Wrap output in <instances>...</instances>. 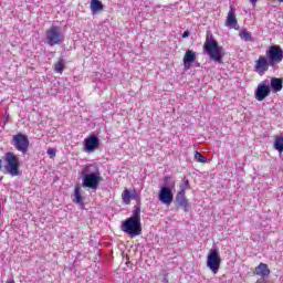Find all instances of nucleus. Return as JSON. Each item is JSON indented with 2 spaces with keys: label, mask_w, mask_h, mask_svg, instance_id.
<instances>
[{
  "label": "nucleus",
  "mask_w": 283,
  "mask_h": 283,
  "mask_svg": "<svg viewBox=\"0 0 283 283\" xmlns=\"http://www.w3.org/2000/svg\"><path fill=\"white\" fill-rule=\"evenodd\" d=\"M120 230L130 238H136L143 234V223L140 222V207L134 210L130 218H127L122 222Z\"/></svg>",
  "instance_id": "obj_1"
},
{
  "label": "nucleus",
  "mask_w": 283,
  "mask_h": 283,
  "mask_svg": "<svg viewBox=\"0 0 283 283\" xmlns=\"http://www.w3.org/2000/svg\"><path fill=\"white\" fill-rule=\"evenodd\" d=\"M203 52L208 54L214 63H222V57L224 56V54H222V46L218 45V40H214L212 34L206 35Z\"/></svg>",
  "instance_id": "obj_2"
},
{
  "label": "nucleus",
  "mask_w": 283,
  "mask_h": 283,
  "mask_svg": "<svg viewBox=\"0 0 283 283\" xmlns=\"http://www.w3.org/2000/svg\"><path fill=\"white\" fill-rule=\"evenodd\" d=\"M4 161L7 163V165L4 166L7 174H10L12 178L19 176L20 165L17 154L12 151L6 153Z\"/></svg>",
  "instance_id": "obj_3"
},
{
  "label": "nucleus",
  "mask_w": 283,
  "mask_h": 283,
  "mask_svg": "<svg viewBox=\"0 0 283 283\" xmlns=\"http://www.w3.org/2000/svg\"><path fill=\"white\" fill-rule=\"evenodd\" d=\"M46 42L51 48H54V45H61L65 41V36H63V33L61 32V28L56 25H52L50 29L46 30Z\"/></svg>",
  "instance_id": "obj_4"
},
{
  "label": "nucleus",
  "mask_w": 283,
  "mask_h": 283,
  "mask_svg": "<svg viewBox=\"0 0 283 283\" xmlns=\"http://www.w3.org/2000/svg\"><path fill=\"white\" fill-rule=\"evenodd\" d=\"M265 55L268 56V60H270L272 67H275L283 61V49L277 44L270 45L265 52Z\"/></svg>",
  "instance_id": "obj_5"
},
{
  "label": "nucleus",
  "mask_w": 283,
  "mask_h": 283,
  "mask_svg": "<svg viewBox=\"0 0 283 283\" xmlns=\"http://www.w3.org/2000/svg\"><path fill=\"white\" fill-rule=\"evenodd\" d=\"M220 264H222V259L220 258V252L218 249H211L207 256V266L216 275L220 271Z\"/></svg>",
  "instance_id": "obj_6"
},
{
  "label": "nucleus",
  "mask_w": 283,
  "mask_h": 283,
  "mask_svg": "<svg viewBox=\"0 0 283 283\" xmlns=\"http://www.w3.org/2000/svg\"><path fill=\"white\" fill-rule=\"evenodd\" d=\"M12 140L13 147L18 151H21V154H28V149H30V139H28L27 135L18 133L17 135H13Z\"/></svg>",
  "instance_id": "obj_7"
},
{
  "label": "nucleus",
  "mask_w": 283,
  "mask_h": 283,
  "mask_svg": "<svg viewBox=\"0 0 283 283\" xmlns=\"http://www.w3.org/2000/svg\"><path fill=\"white\" fill-rule=\"evenodd\" d=\"M269 67H273V64L266 55H260L258 60L254 61V72L259 76H264L269 72Z\"/></svg>",
  "instance_id": "obj_8"
},
{
  "label": "nucleus",
  "mask_w": 283,
  "mask_h": 283,
  "mask_svg": "<svg viewBox=\"0 0 283 283\" xmlns=\"http://www.w3.org/2000/svg\"><path fill=\"white\" fill-rule=\"evenodd\" d=\"M186 189H189V180L185 181V188H181L177 193L176 202L187 213V211H189V200L186 196Z\"/></svg>",
  "instance_id": "obj_9"
},
{
  "label": "nucleus",
  "mask_w": 283,
  "mask_h": 283,
  "mask_svg": "<svg viewBox=\"0 0 283 283\" xmlns=\"http://www.w3.org/2000/svg\"><path fill=\"white\" fill-rule=\"evenodd\" d=\"M158 200L169 207L174 202V192L167 187H161L158 193Z\"/></svg>",
  "instance_id": "obj_10"
},
{
  "label": "nucleus",
  "mask_w": 283,
  "mask_h": 283,
  "mask_svg": "<svg viewBox=\"0 0 283 283\" xmlns=\"http://www.w3.org/2000/svg\"><path fill=\"white\" fill-rule=\"evenodd\" d=\"M270 94H271V88L269 87V83L266 81L261 82L258 85V88L255 92L256 101H264V98H266Z\"/></svg>",
  "instance_id": "obj_11"
},
{
  "label": "nucleus",
  "mask_w": 283,
  "mask_h": 283,
  "mask_svg": "<svg viewBox=\"0 0 283 283\" xmlns=\"http://www.w3.org/2000/svg\"><path fill=\"white\" fill-rule=\"evenodd\" d=\"M98 182H101L98 175L87 174L84 176L82 185L88 189H96V187H98Z\"/></svg>",
  "instance_id": "obj_12"
},
{
  "label": "nucleus",
  "mask_w": 283,
  "mask_h": 283,
  "mask_svg": "<svg viewBox=\"0 0 283 283\" xmlns=\"http://www.w3.org/2000/svg\"><path fill=\"white\" fill-rule=\"evenodd\" d=\"M101 145V139L96 135H91L84 139V149L86 151H95Z\"/></svg>",
  "instance_id": "obj_13"
},
{
  "label": "nucleus",
  "mask_w": 283,
  "mask_h": 283,
  "mask_svg": "<svg viewBox=\"0 0 283 283\" xmlns=\"http://www.w3.org/2000/svg\"><path fill=\"white\" fill-rule=\"evenodd\" d=\"M226 25L231 30H238V19L235 18V10H233V7H230L227 15Z\"/></svg>",
  "instance_id": "obj_14"
},
{
  "label": "nucleus",
  "mask_w": 283,
  "mask_h": 283,
  "mask_svg": "<svg viewBox=\"0 0 283 283\" xmlns=\"http://www.w3.org/2000/svg\"><path fill=\"white\" fill-rule=\"evenodd\" d=\"M196 63V51L188 50L184 55V67L185 70H189L191 64Z\"/></svg>",
  "instance_id": "obj_15"
},
{
  "label": "nucleus",
  "mask_w": 283,
  "mask_h": 283,
  "mask_svg": "<svg viewBox=\"0 0 283 283\" xmlns=\"http://www.w3.org/2000/svg\"><path fill=\"white\" fill-rule=\"evenodd\" d=\"M254 273L259 277H269V275H271V270H269V265L266 263H260L254 269Z\"/></svg>",
  "instance_id": "obj_16"
},
{
  "label": "nucleus",
  "mask_w": 283,
  "mask_h": 283,
  "mask_svg": "<svg viewBox=\"0 0 283 283\" xmlns=\"http://www.w3.org/2000/svg\"><path fill=\"white\" fill-rule=\"evenodd\" d=\"M132 199L136 200V190L129 191V189H125L122 192V200L125 205H132Z\"/></svg>",
  "instance_id": "obj_17"
},
{
  "label": "nucleus",
  "mask_w": 283,
  "mask_h": 283,
  "mask_svg": "<svg viewBox=\"0 0 283 283\" xmlns=\"http://www.w3.org/2000/svg\"><path fill=\"white\" fill-rule=\"evenodd\" d=\"M273 92H282L283 88V80L280 77H273L270 83Z\"/></svg>",
  "instance_id": "obj_18"
},
{
  "label": "nucleus",
  "mask_w": 283,
  "mask_h": 283,
  "mask_svg": "<svg viewBox=\"0 0 283 283\" xmlns=\"http://www.w3.org/2000/svg\"><path fill=\"white\" fill-rule=\"evenodd\" d=\"M84 198L83 196H81V186H75L74 188V199L73 202H75L76 205H81V207H84V202H83Z\"/></svg>",
  "instance_id": "obj_19"
},
{
  "label": "nucleus",
  "mask_w": 283,
  "mask_h": 283,
  "mask_svg": "<svg viewBox=\"0 0 283 283\" xmlns=\"http://www.w3.org/2000/svg\"><path fill=\"white\" fill-rule=\"evenodd\" d=\"M104 6L101 0H92L91 1V12L92 14H96L103 10Z\"/></svg>",
  "instance_id": "obj_20"
},
{
  "label": "nucleus",
  "mask_w": 283,
  "mask_h": 283,
  "mask_svg": "<svg viewBox=\"0 0 283 283\" xmlns=\"http://www.w3.org/2000/svg\"><path fill=\"white\" fill-rule=\"evenodd\" d=\"M64 70H65V60L63 57H60L59 61L54 64V72H56V74H63Z\"/></svg>",
  "instance_id": "obj_21"
},
{
  "label": "nucleus",
  "mask_w": 283,
  "mask_h": 283,
  "mask_svg": "<svg viewBox=\"0 0 283 283\" xmlns=\"http://www.w3.org/2000/svg\"><path fill=\"white\" fill-rule=\"evenodd\" d=\"M239 36L240 39H243V41H247L248 43H251V41H253V35L247 29H242Z\"/></svg>",
  "instance_id": "obj_22"
},
{
  "label": "nucleus",
  "mask_w": 283,
  "mask_h": 283,
  "mask_svg": "<svg viewBox=\"0 0 283 283\" xmlns=\"http://www.w3.org/2000/svg\"><path fill=\"white\" fill-rule=\"evenodd\" d=\"M274 149H276V151L279 154L283 153V137L282 136H276L274 139Z\"/></svg>",
  "instance_id": "obj_23"
},
{
  "label": "nucleus",
  "mask_w": 283,
  "mask_h": 283,
  "mask_svg": "<svg viewBox=\"0 0 283 283\" xmlns=\"http://www.w3.org/2000/svg\"><path fill=\"white\" fill-rule=\"evenodd\" d=\"M195 158L197 159V163H207V157L202 156L200 151L195 153Z\"/></svg>",
  "instance_id": "obj_24"
},
{
  "label": "nucleus",
  "mask_w": 283,
  "mask_h": 283,
  "mask_svg": "<svg viewBox=\"0 0 283 283\" xmlns=\"http://www.w3.org/2000/svg\"><path fill=\"white\" fill-rule=\"evenodd\" d=\"M46 154L51 156V158H54V156H56V150H54V148H49Z\"/></svg>",
  "instance_id": "obj_25"
},
{
  "label": "nucleus",
  "mask_w": 283,
  "mask_h": 283,
  "mask_svg": "<svg viewBox=\"0 0 283 283\" xmlns=\"http://www.w3.org/2000/svg\"><path fill=\"white\" fill-rule=\"evenodd\" d=\"M191 34V32L189 30H186L182 34V39H187L189 38V35Z\"/></svg>",
  "instance_id": "obj_26"
},
{
  "label": "nucleus",
  "mask_w": 283,
  "mask_h": 283,
  "mask_svg": "<svg viewBox=\"0 0 283 283\" xmlns=\"http://www.w3.org/2000/svg\"><path fill=\"white\" fill-rule=\"evenodd\" d=\"M250 2L252 3V6H255V3H258V0H250Z\"/></svg>",
  "instance_id": "obj_27"
},
{
  "label": "nucleus",
  "mask_w": 283,
  "mask_h": 283,
  "mask_svg": "<svg viewBox=\"0 0 283 283\" xmlns=\"http://www.w3.org/2000/svg\"><path fill=\"white\" fill-rule=\"evenodd\" d=\"M7 283H15L14 280L7 281Z\"/></svg>",
  "instance_id": "obj_28"
},
{
  "label": "nucleus",
  "mask_w": 283,
  "mask_h": 283,
  "mask_svg": "<svg viewBox=\"0 0 283 283\" xmlns=\"http://www.w3.org/2000/svg\"><path fill=\"white\" fill-rule=\"evenodd\" d=\"M2 163H3V161L0 159V169H1V167H2Z\"/></svg>",
  "instance_id": "obj_29"
},
{
  "label": "nucleus",
  "mask_w": 283,
  "mask_h": 283,
  "mask_svg": "<svg viewBox=\"0 0 283 283\" xmlns=\"http://www.w3.org/2000/svg\"><path fill=\"white\" fill-rule=\"evenodd\" d=\"M280 3H283V0H277Z\"/></svg>",
  "instance_id": "obj_30"
}]
</instances>
